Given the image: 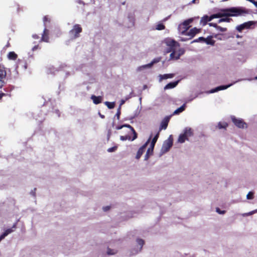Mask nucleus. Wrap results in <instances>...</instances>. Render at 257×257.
<instances>
[{
    "label": "nucleus",
    "mask_w": 257,
    "mask_h": 257,
    "mask_svg": "<svg viewBox=\"0 0 257 257\" xmlns=\"http://www.w3.org/2000/svg\"><path fill=\"white\" fill-rule=\"evenodd\" d=\"M249 13V11L243 7H231L221 10L218 13L212 15L210 17L204 16L201 19L200 23L205 26L208 22L214 18H221L224 16H243Z\"/></svg>",
    "instance_id": "1"
},
{
    "label": "nucleus",
    "mask_w": 257,
    "mask_h": 257,
    "mask_svg": "<svg viewBox=\"0 0 257 257\" xmlns=\"http://www.w3.org/2000/svg\"><path fill=\"white\" fill-rule=\"evenodd\" d=\"M123 127H127L130 129L128 134L125 136H121L120 137V140L124 141L126 140L134 141L138 137V135L135 129L131 125L128 124H123Z\"/></svg>",
    "instance_id": "2"
},
{
    "label": "nucleus",
    "mask_w": 257,
    "mask_h": 257,
    "mask_svg": "<svg viewBox=\"0 0 257 257\" xmlns=\"http://www.w3.org/2000/svg\"><path fill=\"white\" fill-rule=\"evenodd\" d=\"M193 22V19H189L184 21L182 23L180 24L178 28L179 33L181 35H186L187 31L190 27V24Z\"/></svg>",
    "instance_id": "3"
},
{
    "label": "nucleus",
    "mask_w": 257,
    "mask_h": 257,
    "mask_svg": "<svg viewBox=\"0 0 257 257\" xmlns=\"http://www.w3.org/2000/svg\"><path fill=\"white\" fill-rule=\"evenodd\" d=\"M231 119L234 125L238 128H244L247 127V124L241 118H237L234 116H231Z\"/></svg>",
    "instance_id": "4"
},
{
    "label": "nucleus",
    "mask_w": 257,
    "mask_h": 257,
    "mask_svg": "<svg viewBox=\"0 0 257 257\" xmlns=\"http://www.w3.org/2000/svg\"><path fill=\"white\" fill-rule=\"evenodd\" d=\"M82 29L79 24H75L72 30L70 31V34L73 38L79 37V34L82 32Z\"/></svg>",
    "instance_id": "5"
},
{
    "label": "nucleus",
    "mask_w": 257,
    "mask_h": 257,
    "mask_svg": "<svg viewBox=\"0 0 257 257\" xmlns=\"http://www.w3.org/2000/svg\"><path fill=\"white\" fill-rule=\"evenodd\" d=\"M253 24L254 23L252 21H248L247 22L244 23L237 26L236 27V30L239 32H241L244 30L249 29Z\"/></svg>",
    "instance_id": "6"
},
{
    "label": "nucleus",
    "mask_w": 257,
    "mask_h": 257,
    "mask_svg": "<svg viewBox=\"0 0 257 257\" xmlns=\"http://www.w3.org/2000/svg\"><path fill=\"white\" fill-rule=\"evenodd\" d=\"M151 140V137L149 138V139L147 141V142L145 144H144L139 149V150L137 152V155H136V158L137 159H139L142 156V155H143V154L144 153V152H145V150L148 144V143H149L150 142V140Z\"/></svg>",
    "instance_id": "7"
},
{
    "label": "nucleus",
    "mask_w": 257,
    "mask_h": 257,
    "mask_svg": "<svg viewBox=\"0 0 257 257\" xmlns=\"http://www.w3.org/2000/svg\"><path fill=\"white\" fill-rule=\"evenodd\" d=\"M201 29H198L196 27H194L189 30V32H188L186 35L190 37L189 39H191L193 38L196 34L199 33L201 32Z\"/></svg>",
    "instance_id": "8"
},
{
    "label": "nucleus",
    "mask_w": 257,
    "mask_h": 257,
    "mask_svg": "<svg viewBox=\"0 0 257 257\" xmlns=\"http://www.w3.org/2000/svg\"><path fill=\"white\" fill-rule=\"evenodd\" d=\"M170 117H166L161 122V125L158 132H160L162 130H166L168 126Z\"/></svg>",
    "instance_id": "9"
},
{
    "label": "nucleus",
    "mask_w": 257,
    "mask_h": 257,
    "mask_svg": "<svg viewBox=\"0 0 257 257\" xmlns=\"http://www.w3.org/2000/svg\"><path fill=\"white\" fill-rule=\"evenodd\" d=\"M49 31L45 28L43 31V33L42 34L40 42H47V43L49 42Z\"/></svg>",
    "instance_id": "10"
},
{
    "label": "nucleus",
    "mask_w": 257,
    "mask_h": 257,
    "mask_svg": "<svg viewBox=\"0 0 257 257\" xmlns=\"http://www.w3.org/2000/svg\"><path fill=\"white\" fill-rule=\"evenodd\" d=\"M173 145V142L172 140H168L165 142L163 146V149L166 152H167L172 147Z\"/></svg>",
    "instance_id": "11"
},
{
    "label": "nucleus",
    "mask_w": 257,
    "mask_h": 257,
    "mask_svg": "<svg viewBox=\"0 0 257 257\" xmlns=\"http://www.w3.org/2000/svg\"><path fill=\"white\" fill-rule=\"evenodd\" d=\"M166 43L168 46L175 49L176 47L179 46V43L174 40H167Z\"/></svg>",
    "instance_id": "12"
},
{
    "label": "nucleus",
    "mask_w": 257,
    "mask_h": 257,
    "mask_svg": "<svg viewBox=\"0 0 257 257\" xmlns=\"http://www.w3.org/2000/svg\"><path fill=\"white\" fill-rule=\"evenodd\" d=\"M91 99L93 100V102L95 104H98L100 103L102 101V97L101 96H96L94 95H92Z\"/></svg>",
    "instance_id": "13"
},
{
    "label": "nucleus",
    "mask_w": 257,
    "mask_h": 257,
    "mask_svg": "<svg viewBox=\"0 0 257 257\" xmlns=\"http://www.w3.org/2000/svg\"><path fill=\"white\" fill-rule=\"evenodd\" d=\"M161 60V57H157L153 60V61L146 65H143L142 67L143 68H150L154 64L159 62Z\"/></svg>",
    "instance_id": "14"
},
{
    "label": "nucleus",
    "mask_w": 257,
    "mask_h": 257,
    "mask_svg": "<svg viewBox=\"0 0 257 257\" xmlns=\"http://www.w3.org/2000/svg\"><path fill=\"white\" fill-rule=\"evenodd\" d=\"M231 85H232V84L227 85H221V86L216 87L215 89H212L210 91V92L214 93V92H217L219 90L226 89Z\"/></svg>",
    "instance_id": "15"
},
{
    "label": "nucleus",
    "mask_w": 257,
    "mask_h": 257,
    "mask_svg": "<svg viewBox=\"0 0 257 257\" xmlns=\"http://www.w3.org/2000/svg\"><path fill=\"white\" fill-rule=\"evenodd\" d=\"M207 45L213 46L215 44V41L212 39V36H209L206 38H205L204 42Z\"/></svg>",
    "instance_id": "16"
},
{
    "label": "nucleus",
    "mask_w": 257,
    "mask_h": 257,
    "mask_svg": "<svg viewBox=\"0 0 257 257\" xmlns=\"http://www.w3.org/2000/svg\"><path fill=\"white\" fill-rule=\"evenodd\" d=\"M178 82H179V81H176L170 82L165 86L164 89H169L173 88L177 85Z\"/></svg>",
    "instance_id": "17"
},
{
    "label": "nucleus",
    "mask_w": 257,
    "mask_h": 257,
    "mask_svg": "<svg viewBox=\"0 0 257 257\" xmlns=\"http://www.w3.org/2000/svg\"><path fill=\"white\" fill-rule=\"evenodd\" d=\"M188 138L189 137H190L193 135V132L192 128L189 127H186L184 130L183 133Z\"/></svg>",
    "instance_id": "18"
},
{
    "label": "nucleus",
    "mask_w": 257,
    "mask_h": 257,
    "mask_svg": "<svg viewBox=\"0 0 257 257\" xmlns=\"http://www.w3.org/2000/svg\"><path fill=\"white\" fill-rule=\"evenodd\" d=\"M8 58L10 60H15L18 58V55L14 52H10L8 55Z\"/></svg>",
    "instance_id": "19"
},
{
    "label": "nucleus",
    "mask_w": 257,
    "mask_h": 257,
    "mask_svg": "<svg viewBox=\"0 0 257 257\" xmlns=\"http://www.w3.org/2000/svg\"><path fill=\"white\" fill-rule=\"evenodd\" d=\"M186 140H188V139L186 135L183 133L179 136L178 141L180 143H183Z\"/></svg>",
    "instance_id": "20"
},
{
    "label": "nucleus",
    "mask_w": 257,
    "mask_h": 257,
    "mask_svg": "<svg viewBox=\"0 0 257 257\" xmlns=\"http://www.w3.org/2000/svg\"><path fill=\"white\" fill-rule=\"evenodd\" d=\"M230 16H224L221 18V19L218 20V23H220L222 22H230L232 21V19L231 18H229Z\"/></svg>",
    "instance_id": "21"
},
{
    "label": "nucleus",
    "mask_w": 257,
    "mask_h": 257,
    "mask_svg": "<svg viewBox=\"0 0 257 257\" xmlns=\"http://www.w3.org/2000/svg\"><path fill=\"white\" fill-rule=\"evenodd\" d=\"M186 105L185 104H183L181 107L177 108L175 110L173 113L174 114H178L182 111H183L185 109Z\"/></svg>",
    "instance_id": "22"
},
{
    "label": "nucleus",
    "mask_w": 257,
    "mask_h": 257,
    "mask_svg": "<svg viewBox=\"0 0 257 257\" xmlns=\"http://www.w3.org/2000/svg\"><path fill=\"white\" fill-rule=\"evenodd\" d=\"M180 57V54L175 55V51H173L170 55V60H178Z\"/></svg>",
    "instance_id": "23"
},
{
    "label": "nucleus",
    "mask_w": 257,
    "mask_h": 257,
    "mask_svg": "<svg viewBox=\"0 0 257 257\" xmlns=\"http://www.w3.org/2000/svg\"><path fill=\"white\" fill-rule=\"evenodd\" d=\"M174 76V74H166L164 75H161L160 77L162 79H166L168 78H172Z\"/></svg>",
    "instance_id": "24"
},
{
    "label": "nucleus",
    "mask_w": 257,
    "mask_h": 257,
    "mask_svg": "<svg viewBox=\"0 0 257 257\" xmlns=\"http://www.w3.org/2000/svg\"><path fill=\"white\" fill-rule=\"evenodd\" d=\"M104 104L107 106V107L109 109H112L115 106V102H108L105 101Z\"/></svg>",
    "instance_id": "25"
},
{
    "label": "nucleus",
    "mask_w": 257,
    "mask_h": 257,
    "mask_svg": "<svg viewBox=\"0 0 257 257\" xmlns=\"http://www.w3.org/2000/svg\"><path fill=\"white\" fill-rule=\"evenodd\" d=\"M228 126V124L225 122H219L218 123V127L219 129L226 128Z\"/></svg>",
    "instance_id": "26"
},
{
    "label": "nucleus",
    "mask_w": 257,
    "mask_h": 257,
    "mask_svg": "<svg viewBox=\"0 0 257 257\" xmlns=\"http://www.w3.org/2000/svg\"><path fill=\"white\" fill-rule=\"evenodd\" d=\"M153 153V152H151V149H148L147 151V153H146V154L145 155V160H148V159L149 158L150 156L152 155Z\"/></svg>",
    "instance_id": "27"
},
{
    "label": "nucleus",
    "mask_w": 257,
    "mask_h": 257,
    "mask_svg": "<svg viewBox=\"0 0 257 257\" xmlns=\"http://www.w3.org/2000/svg\"><path fill=\"white\" fill-rule=\"evenodd\" d=\"M204 40H205V38H204L203 37H200L198 38V39L194 40L192 42V43H197V42H204Z\"/></svg>",
    "instance_id": "28"
},
{
    "label": "nucleus",
    "mask_w": 257,
    "mask_h": 257,
    "mask_svg": "<svg viewBox=\"0 0 257 257\" xmlns=\"http://www.w3.org/2000/svg\"><path fill=\"white\" fill-rule=\"evenodd\" d=\"M13 231V230L12 229V228H8V229H6L5 231V232L3 233V236L6 237L8 234H9L10 233H12Z\"/></svg>",
    "instance_id": "29"
},
{
    "label": "nucleus",
    "mask_w": 257,
    "mask_h": 257,
    "mask_svg": "<svg viewBox=\"0 0 257 257\" xmlns=\"http://www.w3.org/2000/svg\"><path fill=\"white\" fill-rule=\"evenodd\" d=\"M165 29V26L163 24H159L156 26V29L158 30H163Z\"/></svg>",
    "instance_id": "30"
},
{
    "label": "nucleus",
    "mask_w": 257,
    "mask_h": 257,
    "mask_svg": "<svg viewBox=\"0 0 257 257\" xmlns=\"http://www.w3.org/2000/svg\"><path fill=\"white\" fill-rule=\"evenodd\" d=\"M116 250L110 249L109 248H107V253L109 255H113L116 253Z\"/></svg>",
    "instance_id": "31"
},
{
    "label": "nucleus",
    "mask_w": 257,
    "mask_h": 257,
    "mask_svg": "<svg viewBox=\"0 0 257 257\" xmlns=\"http://www.w3.org/2000/svg\"><path fill=\"white\" fill-rule=\"evenodd\" d=\"M137 242L141 246V249L142 248L143 245L144 244V240L142 239L138 238L137 239Z\"/></svg>",
    "instance_id": "32"
},
{
    "label": "nucleus",
    "mask_w": 257,
    "mask_h": 257,
    "mask_svg": "<svg viewBox=\"0 0 257 257\" xmlns=\"http://www.w3.org/2000/svg\"><path fill=\"white\" fill-rule=\"evenodd\" d=\"M216 30L217 31H220V32H226L227 31V28H222V27L217 25V27L216 28Z\"/></svg>",
    "instance_id": "33"
},
{
    "label": "nucleus",
    "mask_w": 257,
    "mask_h": 257,
    "mask_svg": "<svg viewBox=\"0 0 257 257\" xmlns=\"http://www.w3.org/2000/svg\"><path fill=\"white\" fill-rule=\"evenodd\" d=\"M120 109H121L120 106H119V108L117 109V112H116V113L115 114V116H116L117 119L118 120L119 119L120 115V114H121Z\"/></svg>",
    "instance_id": "34"
},
{
    "label": "nucleus",
    "mask_w": 257,
    "mask_h": 257,
    "mask_svg": "<svg viewBox=\"0 0 257 257\" xmlns=\"http://www.w3.org/2000/svg\"><path fill=\"white\" fill-rule=\"evenodd\" d=\"M43 22L44 23V25H45L48 22H50V19L49 18L48 16H45L43 18Z\"/></svg>",
    "instance_id": "35"
},
{
    "label": "nucleus",
    "mask_w": 257,
    "mask_h": 257,
    "mask_svg": "<svg viewBox=\"0 0 257 257\" xmlns=\"http://www.w3.org/2000/svg\"><path fill=\"white\" fill-rule=\"evenodd\" d=\"M246 198L247 199H252L253 198V193L252 192H249L246 195Z\"/></svg>",
    "instance_id": "36"
},
{
    "label": "nucleus",
    "mask_w": 257,
    "mask_h": 257,
    "mask_svg": "<svg viewBox=\"0 0 257 257\" xmlns=\"http://www.w3.org/2000/svg\"><path fill=\"white\" fill-rule=\"evenodd\" d=\"M159 135H160V132H158L157 134L155 135V136L153 139L152 142H153V143L154 142L156 143L159 137Z\"/></svg>",
    "instance_id": "37"
},
{
    "label": "nucleus",
    "mask_w": 257,
    "mask_h": 257,
    "mask_svg": "<svg viewBox=\"0 0 257 257\" xmlns=\"http://www.w3.org/2000/svg\"><path fill=\"white\" fill-rule=\"evenodd\" d=\"M216 211L217 213H218L220 214H223L225 213V210H220V209L218 207L216 208Z\"/></svg>",
    "instance_id": "38"
},
{
    "label": "nucleus",
    "mask_w": 257,
    "mask_h": 257,
    "mask_svg": "<svg viewBox=\"0 0 257 257\" xmlns=\"http://www.w3.org/2000/svg\"><path fill=\"white\" fill-rule=\"evenodd\" d=\"M116 149H117L116 147H111L107 150V151L108 152H114L116 150Z\"/></svg>",
    "instance_id": "39"
},
{
    "label": "nucleus",
    "mask_w": 257,
    "mask_h": 257,
    "mask_svg": "<svg viewBox=\"0 0 257 257\" xmlns=\"http://www.w3.org/2000/svg\"><path fill=\"white\" fill-rule=\"evenodd\" d=\"M155 144H156L155 143H154V142L153 143V142H151V146L149 149L151 150L152 152H153V150H154Z\"/></svg>",
    "instance_id": "40"
},
{
    "label": "nucleus",
    "mask_w": 257,
    "mask_h": 257,
    "mask_svg": "<svg viewBox=\"0 0 257 257\" xmlns=\"http://www.w3.org/2000/svg\"><path fill=\"white\" fill-rule=\"evenodd\" d=\"M155 144H156L155 143H154V142L153 143V142H151V146L149 149L151 150L152 152H153V150H154Z\"/></svg>",
    "instance_id": "41"
},
{
    "label": "nucleus",
    "mask_w": 257,
    "mask_h": 257,
    "mask_svg": "<svg viewBox=\"0 0 257 257\" xmlns=\"http://www.w3.org/2000/svg\"><path fill=\"white\" fill-rule=\"evenodd\" d=\"M175 49H174V48H170V47H169V48L167 49L166 51V53H169V52H173V51H175Z\"/></svg>",
    "instance_id": "42"
},
{
    "label": "nucleus",
    "mask_w": 257,
    "mask_h": 257,
    "mask_svg": "<svg viewBox=\"0 0 257 257\" xmlns=\"http://www.w3.org/2000/svg\"><path fill=\"white\" fill-rule=\"evenodd\" d=\"M38 49H40V47H39V46L38 45H35V46H34L32 48V51H36Z\"/></svg>",
    "instance_id": "43"
},
{
    "label": "nucleus",
    "mask_w": 257,
    "mask_h": 257,
    "mask_svg": "<svg viewBox=\"0 0 257 257\" xmlns=\"http://www.w3.org/2000/svg\"><path fill=\"white\" fill-rule=\"evenodd\" d=\"M209 25L210 26H212V27H213L215 28L216 29V28H217V24H216V23H209Z\"/></svg>",
    "instance_id": "44"
},
{
    "label": "nucleus",
    "mask_w": 257,
    "mask_h": 257,
    "mask_svg": "<svg viewBox=\"0 0 257 257\" xmlns=\"http://www.w3.org/2000/svg\"><path fill=\"white\" fill-rule=\"evenodd\" d=\"M110 207L109 206H106L103 208V209L104 211H107L109 210Z\"/></svg>",
    "instance_id": "45"
},
{
    "label": "nucleus",
    "mask_w": 257,
    "mask_h": 257,
    "mask_svg": "<svg viewBox=\"0 0 257 257\" xmlns=\"http://www.w3.org/2000/svg\"><path fill=\"white\" fill-rule=\"evenodd\" d=\"M14 7H16V11L18 12L19 11V6L18 4H15Z\"/></svg>",
    "instance_id": "46"
},
{
    "label": "nucleus",
    "mask_w": 257,
    "mask_h": 257,
    "mask_svg": "<svg viewBox=\"0 0 257 257\" xmlns=\"http://www.w3.org/2000/svg\"><path fill=\"white\" fill-rule=\"evenodd\" d=\"M33 38L35 39H38L39 38V36L37 34H34L33 35Z\"/></svg>",
    "instance_id": "47"
},
{
    "label": "nucleus",
    "mask_w": 257,
    "mask_h": 257,
    "mask_svg": "<svg viewBox=\"0 0 257 257\" xmlns=\"http://www.w3.org/2000/svg\"><path fill=\"white\" fill-rule=\"evenodd\" d=\"M123 127V125H118L116 127V129L118 130H120V129L122 128Z\"/></svg>",
    "instance_id": "48"
},
{
    "label": "nucleus",
    "mask_w": 257,
    "mask_h": 257,
    "mask_svg": "<svg viewBox=\"0 0 257 257\" xmlns=\"http://www.w3.org/2000/svg\"><path fill=\"white\" fill-rule=\"evenodd\" d=\"M6 94L4 93H0V99L3 97V96H5Z\"/></svg>",
    "instance_id": "49"
},
{
    "label": "nucleus",
    "mask_w": 257,
    "mask_h": 257,
    "mask_svg": "<svg viewBox=\"0 0 257 257\" xmlns=\"http://www.w3.org/2000/svg\"><path fill=\"white\" fill-rule=\"evenodd\" d=\"M5 237L4 236H3V234H1L0 235V241L5 238Z\"/></svg>",
    "instance_id": "50"
},
{
    "label": "nucleus",
    "mask_w": 257,
    "mask_h": 257,
    "mask_svg": "<svg viewBox=\"0 0 257 257\" xmlns=\"http://www.w3.org/2000/svg\"><path fill=\"white\" fill-rule=\"evenodd\" d=\"M5 237L4 236H3V234H1L0 235V241L5 238Z\"/></svg>",
    "instance_id": "51"
},
{
    "label": "nucleus",
    "mask_w": 257,
    "mask_h": 257,
    "mask_svg": "<svg viewBox=\"0 0 257 257\" xmlns=\"http://www.w3.org/2000/svg\"><path fill=\"white\" fill-rule=\"evenodd\" d=\"M36 188H35V189H34V192H33V191H32V192H31V194H32V195H33V196H35V191H36Z\"/></svg>",
    "instance_id": "52"
},
{
    "label": "nucleus",
    "mask_w": 257,
    "mask_h": 257,
    "mask_svg": "<svg viewBox=\"0 0 257 257\" xmlns=\"http://www.w3.org/2000/svg\"><path fill=\"white\" fill-rule=\"evenodd\" d=\"M100 117H101V118H104V115H103L100 114Z\"/></svg>",
    "instance_id": "53"
},
{
    "label": "nucleus",
    "mask_w": 257,
    "mask_h": 257,
    "mask_svg": "<svg viewBox=\"0 0 257 257\" xmlns=\"http://www.w3.org/2000/svg\"><path fill=\"white\" fill-rule=\"evenodd\" d=\"M236 38H241V37H240V36H239L238 35H237L236 36Z\"/></svg>",
    "instance_id": "54"
},
{
    "label": "nucleus",
    "mask_w": 257,
    "mask_h": 257,
    "mask_svg": "<svg viewBox=\"0 0 257 257\" xmlns=\"http://www.w3.org/2000/svg\"><path fill=\"white\" fill-rule=\"evenodd\" d=\"M124 102V101H123V100H122V101H121V104H123V103Z\"/></svg>",
    "instance_id": "55"
},
{
    "label": "nucleus",
    "mask_w": 257,
    "mask_h": 257,
    "mask_svg": "<svg viewBox=\"0 0 257 257\" xmlns=\"http://www.w3.org/2000/svg\"><path fill=\"white\" fill-rule=\"evenodd\" d=\"M15 227H16V225H14L13 226V228H15Z\"/></svg>",
    "instance_id": "56"
},
{
    "label": "nucleus",
    "mask_w": 257,
    "mask_h": 257,
    "mask_svg": "<svg viewBox=\"0 0 257 257\" xmlns=\"http://www.w3.org/2000/svg\"><path fill=\"white\" fill-rule=\"evenodd\" d=\"M255 79L257 80V76L255 77Z\"/></svg>",
    "instance_id": "57"
},
{
    "label": "nucleus",
    "mask_w": 257,
    "mask_h": 257,
    "mask_svg": "<svg viewBox=\"0 0 257 257\" xmlns=\"http://www.w3.org/2000/svg\"><path fill=\"white\" fill-rule=\"evenodd\" d=\"M195 0H193V2H194Z\"/></svg>",
    "instance_id": "58"
}]
</instances>
